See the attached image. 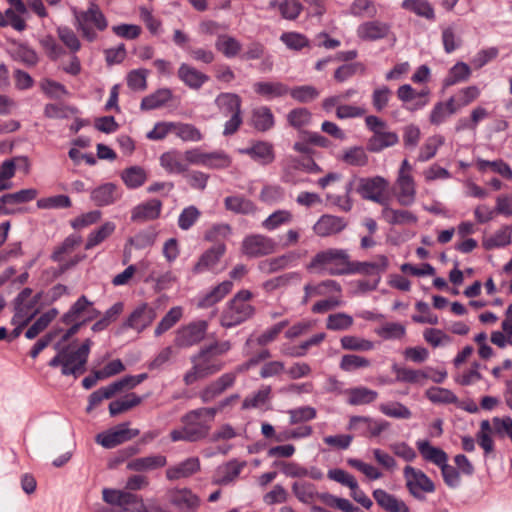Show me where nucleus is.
<instances>
[{
    "label": "nucleus",
    "instance_id": "nucleus-44",
    "mask_svg": "<svg viewBox=\"0 0 512 512\" xmlns=\"http://www.w3.org/2000/svg\"><path fill=\"white\" fill-rule=\"evenodd\" d=\"M339 159L351 166H365L368 163V155L361 146L344 149Z\"/></svg>",
    "mask_w": 512,
    "mask_h": 512
},
{
    "label": "nucleus",
    "instance_id": "nucleus-1",
    "mask_svg": "<svg viewBox=\"0 0 512 512\" xmlns=\"http://www.w3.org/2000/svg\"><path fill=\"white\" fill-rule=\"evenodd\" d=\"M230 349V342L223 341L201 350L198 355L193 357V367L184 376L186 384H193L199 379L220 371L223 368L224 363L219 359V357Z\"/></svg>",
    "mask_w": 512,
    "mask_h": 512
},
{
    "label": "nucleus",
    "instance_id": "nucleus-36",
    "mask_svg": "<svg viewBox=\"0 0 512 512\" xmlns=\"http://www.w3.org/2000/svg\"><path fill=\"white\" fill-rule=\"evenodd\" d=\"M291 488L294 496L303 504H312L319 498L320 493L313 483L297 481L292 484Z\"/></svg>",
    "mask_w": 512,
    "mask_h": 512
},
{
    "label": "nucleus",
    "instance_id": "nucleus-7",
    "mask_svg": "<svg viewBox=\"0 0 512 512\" xmlns=\"http://www.w3.org/2000/svg\"><path fill=\"white\" fill-rule=\"evenodd\" d=\"M139 434L140 431L138 429L130 428V424L124 422L98 433L95 437V441L103 448L111 449L132 440Z\"/></svg>",
    "mask_w": 512,
    "mask_h": 512
},
{
    "label": "nucleus",
    "instance_id": "nucleus-42",
    "mask_svg": "<svg viewBox=\"0 0 512 512\" xmlns=\"http://www.w3.org/2000/svg\"><path fill=\"white\" fill-rule=\"evenodd\" d=\"M225 208L238 214H253L256 207L252 201L241 196H229L224 200Z\"/></svg>",
    "mask_w": 512,
    "mask_h": 512
},
{
    "label": "nucleus",
    "instance_id": "nucleus-51",
    "mask_svg": "<svg viewBox=\"0 0 512 512\" xmlns=\"http://www.w3.org/2000/svg\"><path fill=\"white\" fill-rule=\"evenodd\" d=\"M252 124L259 131H267L274 126V117L268 107H259L253 111Z\"/></svg>",
    "mask_w": 512,
    "mask_h": 512
},
{
    "label": "nucleus",
    "instance_id": "nucleus-31",
    "mask_svg": "<svg viewBox=\"0 0 512 512\" xmlns=\"http://www.w3.org/2000/svg\"><path fill=\"white\" fill-rule=\"evenodd\" d=\"M382 216L385 221L391 225L416 224L418 221L417 216L411 211L393 209L388 205H385L383 208Z\"/></svg>",
    "mask_w": 512,
    "mask_h": 512
},
{
    "label": "nucleus",
    "instance_id": "nucleus-52",
    "mask_svg": "<svg viewBox=\"0 0 512 512\" xmlns=\"http://www.w3.org/2000/svg\"><path fill=\"white\" fill-rule=\"evenodd\" d=\"M371 366L368 358L357 354H345L341 357L339 367L342 371L352 372L358 369H364Z\"/></svg>",
    "mask_w": 512,
    "mask_h": 512
},
{
    "label": "nucleus",
    "instance_id": "nucleus-53",
    "mask_svg": "<svg viewBox=\"0 0 512 512\" xmlns=\"http://www.w3.org/2000/svg\"><path fill=\"white\" fill-rule=\"evenodd\" d=\"M471 76V69L464 62H457L450 70L444 80L445 86H452L460 82L467 81Z\"/></svg>",
    "mask_w": 512,
    "mask_h": 512
},
{
    "label": "nucleus",
    "instance_id": "nucleus-9",
    "mask_svg": "<svg viewBox=\"0 0 512 512\" xmlns=\"http://www.w3.org/2000/svg\"><path fill=\"white\" fill-rule=\"evenodd\" d=\"M99 315V312L93 307V303L86 296H81L70 307V309L61 317L62 323L77 322L86 324Z\"/></svg>",
    "mask_w": 512,
    "mask_h": 512
},
{
    "label": "nucleus",
    "instance_id": "nucleus-55",
    "mask_svg": "<svg viewBox=\"0 0 512 512\" xmlns=\"http://www.w3.org/2000/svg\"><path fill=\"white\" fill-rule=\"evenodd\" d=\"M379 410L384 415L395 419H410L412 417L410 409L400 402L382 403Z\"/></svg>",
    "mask_w": 512,
    "mask_h": 512
},
{
    "label": "nucleus",
    "instance_id": "nucleus-17",
    "mask_svg": "<svg viewBox=\"0 0 512 512\" xmlns=\"http://www.w3.org/2000/svg\"><path fill=\"white\" fill-rule=\"evenodd\" d=\"M38 191L33 188L22 189L14 193H8L0 198V214L8 215L15 212L12 206L21 203H27L34 200Z\"/></svg>",
    "mask_w": 512,
    "mask_h": 512
},
{
    "label": "nucleus",
    "instance_id": "nucleus-21",
    "mask_svg": "<svg viewBox=\"0 0 512 512\" xmlns=\"http://www.w3.org/2000/svg\"><path fill=\"white\" fill-rule=\"evenodd\" d=\"M390 31V26L381 21H367L357 28V36L365 41H376L385 38Z\"/></svg>",
    "mask_w": 512,
    "mask_h": 512
},
{
    "label": "nucleus",
    "instance_id": "nucleus-62",
    "mask_svg": "<svg viewBox=\"0 0 512 512\" xmlns=\"http://www.w3.org/2000/svg\"><path fill=\"white\" fill-rule=\"evenodd\" d=\"M301 280V275L298 272H290L283 274L281 276L275 277L273 279L267 280L263 283V288L267 292H272L281 287H285L290 284L292 281L299 282Z\"/></svg>",
    "mask_w": 512,
    "mask_h": 512
},
{
    "label": "nucleus",
    "instance_id": "nucleus-49",
    "mask_svg": "<svg viewBox=\"0 0 512 512\" xmlns=\"http://www.w3.org/2000/svg\"><path fill=\"white\" fill-rule=\"evenodd\" d=\"M342 349L357 352H366L374 348V343L368 339L354 336L345 335L340 339Z\"/></svg>",
    "mask_w": 512,
    "mask_h": 512
},
{
    "label": "nucleus",
    "instance_id": "nucleus-41",
    "mask_svg": "<svg viewBox=\"0 0 512 512\" xmlns=\"http://www.w3.org/2000/svg\"><path fill=\"white\" fill-rule=\"evenodd\" d=\"M393 371L396 375V381L398 382L423 384V381L428 379V373L423 370H414L394 365Z\"/></svg>",
    "mask_w": 512,
    "mask_h": 512
},
{
    "label": "nucleus",
    "instance_id": "nucleus-56",
    "mask_svg": "<svg viewBox=\"0 0 512 512\" xmlns=\"http://www.w3.org/2000/svg\"><path fill=\"white\" fill-rule=\"evenodd\" d=\"M375 333L385 340L401 339L406 334V328L400 323L387 322L378 327Z\"/></svg>",
    "mask_w": 512,
    "mask_h": 512
},
{
    "label": "nucleus",
    "instance_id": "nucleus-45",
    "mask_svg": "<svg viewBox=\"0 0 512 512\" xmlns=\"http://www.w3.org/2000/svg\"><path fill=\"white\" fill-rule=\"evenodd\" d=\"M232 287L233 283L231 281H223L199 301V306L210 307L214 305L224 298L231 291Z\"/></svg>",
    "mask_w": 512,
    "mask_h": 512
},
{
    "label": "nucleus",
    "instance_id": "nucleus-29",
    "mask_svg": "<svg viewBox=\"0 0 512 512\" xmlns=\"http://www.w3.org/2000/svg\"><path fill=\"white\" fill-rule=\"evenodd\" d=\"M226 247L224 244H218L211 249L207 250L194 266V272L201 273L211 270L219 262L220 258L224 255Z\"/></svg>",
    "mask_w": 512,
    "mask_h": 512
},
{
    "label": "nucleus",
    "instance_id": "nucleus-26",
    "mask_svg": "<svg viewBox=\"0 0 512 512\" xmlns=\"http://www.w3.org/2000/svg\"><path fill=\"white\" fill-rule=\"evenodd\" d=\"M200 469L198 458H188L185 461L169 468L166 471V477L171 480H179L194 475Z\"/></svg>",
    "mask_w": 512,
    "mask_h": 512
},
{
    "label": "nucleus",
    "instance_id": "nucleus-3",
    "mask_svg": "<svg viewBox=\"0 0 512 512\" xmlns=\"http://www.w3.org/2000/svg\"><path fill=\"white\" fill-rule=\"evenodd\" d=\"M92 344V340L88 338L78 348L69 345L60 349L57 355L50 360L49 366H61V372L65 376L77 377L83 374Z\"/></svg>",
    "mask_w": 512,
    "mask_h": 512
},
{
    "label": "nucleus",
    "instance_id": "nucleus-6",
    "mask_svg": "<svg viewBox=\"0 0 512 512\" xmlns=\"http://www.w3.org/2000/svg\"><path fill=\"white\" fill-rule=\"evenodd\" d=\"M75 26L82 36L92 42L97 38L96 31H104L108 26V21L101 11L100 7L91 2L84 11L74 13Z\"/></svg>",
    "mask_w": 512,
    "mask_h": 512
},
{
    "label": "nucleus",
    "instance_id": "nucleus-47",
    "mask_svg": "<svg viewBox=\"0 0 512 512\" xmlns=\"http://www.w3.org/2000/svg\"><path fill=\"white\" fill-rule=\"evenodd\" d=\"M402 8L427 20H433L435 18L434 9L427 0H404L402 2Z\"/></svg>",
    "mask_w": 512,
    "mask_h": 512
},
{
    "label": "nucleus",
    "instance_id": "nucleus-27",
    "mask_svg": "<svg viewBox=\"0 0 512 512\" xmlns=\"http://www.w3.org/2000/svg\"><path fill=\"white\" fill-rule=\"evenodd\" d=\"M373 497L377 504L387 512H409V508L402 500L383 489L374 490Z\"/></svg>",
    "mask_w": 512,
    "mask_h": 512
},
{
    "label": "nucleus",
    "instance_id": "nucleus-19",
    "mask_svg": "<svg viewBox=\"0 0 512 512\" xmlns=\"http://www.w3.org/2000/svg\"><path fill=\"white\" fill-rule=\"evenodd\" d=\"M168 133H173L183 141L198 142L202 139V134L194 125L187 123H162V138Z\"/></svg>",
    "mask_w": 512,
    "mask_h": 512
},
{
    "label": "nucleus",
    "instance_id": "nucleus-13",
    "mask_svg": "<svg viewBox=\"0 0 512 512\" xmlns=\"http://www.w3.org/2000/svg\"><path fill=\"white\" fill-rule=\"evenodd\" d=\"M166 497L181 512H196L201 503L200 498L188 488L170 489Z\"/></svg>",
    "mask_w": 512,
    "mask_h": 512
},
{
    "label": "nucleus",
    "instance_id": "nucleus-58",
    "mask_svg": "<svg viewBox=\"0 0 512 512\" xmlns=\"http://www.w3.org/2000/svg\"><path fill=\"white\" fill-rule=\"evenodd\" d=\"M58 312L56 309H51L41 315L26 331L25 336L28 339H34L38 336L47 326L51 323V321L57 316Z\"/></svg>",
    "mask_w": 512,
    "mask_h": 512
},
{
    "label": "nucleus",
    "instance_id": "nucleus-60",
    "mask_svg": "<svg viewBox=\"0 0 512 512\" xmlns=\"http://www.w3.org/2000/svg\"><path fill=\"white\" fill-rule=\"evenodd\" d=\"M349 11L356 17L373 18L377 15V8L371 0H354Z\"/></svg>",
    "mask_w": 512,
    "mask_h": 512
},
{
    "label": "nucleus",
    "instance_id": "nucleus-64",
    "mask_svg": "<svg viewBox=\"0 0 512 512\" xmlns=\"http://www.w3.org/2000/svg\"><path fill=\"white\" fill-rule=\"evenodd\" d=\"M425 394L433 403H456L458 400L452 391L441 387H431Z\"/></svg>",
    "mask_w": 512,
    "mask_h": 512
},
{
    "label": "nucleus",
    "instance_id": "nucleus-16",
    "mask_svg": "<svg viewBox=\"0 0 512 512\" xmlns=\"http://www.w3.org/2000/svg\"><path fill=\"white\" fill-rule=\"evenodd\" d=\"M347 226L344 218L334 215H322L313 226L317 236L329 237L343 231Z\"/></svg>",
    "mask_w": 512,
    "mask_h": 512
},
{
    "label": "nucleus",
    "instance_id": "nucleus-20",
    "mask_svg": "<svg viewBox=\"0 0 512 512\" xmlns=\"http://www.w3.org/2000/svg\"><path fill=\"white\" fill-rule=\"evenodd\" d=\"M206 329V321L201 320L193 322L178 332L176 341L181 346H190L196 344L204 338Z\"/></svg>",
    "mask_w": 512,
    "mask_h": 512
},
{
    "label": "nucleus",
    "instance_id": "nucleus-54",
    "mask_svg": "<svg viewBox=\"0 0 512 512\" xmlns=\"http://www.w3.org/2000/svg\"><path fill=\"white\" fill-rule=\"evenodd\" d=\"M476 166L481 172L486 171L487 168H491L495 173H498L505 179H512V169L506 162L501 159L495 161L477 159Z\"/></svg>",
    "mask_w": 512,
    "mask_h": 512
},
{
    "label": "nucleus",
    "instance_id": "nucleus-48",
    "mask_svg": "<svg viewBox=\"0 0 512 512\" xmlns=\"http://www.w3.org/2000/svg\"><path fill=\"white\" fill-rule=\"evenodd\" d=\"M141 398L134 393L125 395L124 397L112 401L109 404V412L111 416L124 413L141 403Z\"/></svg>",
    "mask_w": 512,
    "mask_h": 512
},
{
    "label": "nucleus",
    "instance_id": "nucleus-61",
    "mask_svg": "<svg viewBox=\"0 0 512 512\" xmlns=\"http://www.w3.org/2000/svg\"><path fill=\"white\" fill-rule=\"evenodd\" d=\"M270 393V386H262L257 392L247 396L244 399L242 407L244 409L262 407L269 400Z\"/></svg>",
    "mask_w": 512,
    "mask_h": 512
},
{
    "label": "nucleus",
    "instance_id": "nucleus-14",
    "mask_svg": "<svg viewBox=\"0 0 512 512\" xmlns=\"http://www.w3.org/2000/svg\"><path fill=\"white\" fill-rule=\"evenodd\" d=\"M102 498L107 504L117 507L120 512L134 511L138 504L136 495L118 489H103Z\"/></svg>",
    "mask_w": 512,
    "mask_h": 512
},
{
    "label": "nucleus",
    "instance_id": "nucleus-39",
    "mask_svg": "<svg viewBox=\"0 0 512 512\" xmlns=\"http://www.w3.org/2000/svg\"><path fill=\"white\" fill-rule=\"evenodd\" d=\"M178 75L186 85L193 89L200 88L208 79L205 74L187 64H182L180 66Z\"/></svg>",
    "mask_w": 512,
    "mask_h": 512
},
{
    "label": "nucleus",
    "instance_id": "nucleus-34",
    "mask_svg": "<svg viewBox=\"0 0 512 512\" xmlns=\"http://www.w3.org/2000/svg\"><path fill=\"white\" fill-rule=\"evenodd\" d=\"M160 214V202L150 200L133 208L131 213L132 221L144 222L156 219Z\"/></svg>",
    "mask_w": 512,
    "mask_h": 512
},
{
    "label": "nucleus",
    "instance_id": "nucleus-50",
    "mask_svg": "<svg viewBox=\"0 0 512 512\" xmlns=\"http://www.w3.org/2000/svg\"><path fill=\"white\" fill-rule=\"evenodd\" d=\"M146 178L147 175L145 170L139 166L129 167L121 173V179L130 189L142 186L145 183Z\"/></svg>",
    "mask_w": 512,
    "mask_h": 512
},
{
    "label": "nucleus",
    "instance_id": "nucleus-4",
    "mask_svg": "<svg viewBox=\"0 0 512 512\" xmlns=\"http://www.w3.org/2000/svg\"><path fill=\"white\" fill-rule=\"evenodd\" d=\"M349 254L344 249L329 248L317 252L306 268L318 273L329 275H347Z\"/></svg>",
    "mask_w": 512,
    "mask_h": 512
},
{
    "label": "nucleus",
    "instance_id": "nucleus-18",
    "mask_svg": "<svg viewBox=\"0 0 512 512\" xmlns=\"http://www.w3.org/2000/svg\"><path fill=\"white\" fill-rule=\"evenodd\" d=\"M395 196L401 206H411L416 200V185L413 176L397 177Z\"/></svg>",
    "mask_w": 512,
    "mask_h": 512
},
{
    "label": "nucleus",
    "instance_id": "nucleus-28",
    "mask_svg": "<svg viewBox=\"0 0 512 512\" xmlns=\"http://www.w3.org/2000/svg\"><path fill=\"white\" fill-rule=\"evenodd\" d=\"M457 111L456 97H450L447 101L438 102L434 105L429 116V121L431 124L438 126Z\"/></svg>",
    "mask_w": 512,
    "mask_h": 512
},
{
    "label": "nucleus",
    "instance_id": "nucleus-2",
    "mask_svg": "<svg viewBox=\"0 0 512 512\" xmlns=\"http://www.w3.org/2000/svg\"><path fill=\"white\" fill-rule=\"evenodd\" d=\"M216 413V408H199L190 411L183 417V428L171 432V439L195 442L205 438Z\"/></svg>",
    "mask_w": 512,
    "mask_h": 512
},
{
    "label": "nucleus",
    "instance_id": "nucleus-57",
    "mask_svg": "<svg viewBox=\"0 0 512 512\" xmlns=\"http://www.w3.org/2000/svg\"><path fill=\"white\" fill-rule=\"evenodd\" d=\"M353 317L349 314L339 312L330 314L326 320V328L332 331H344L352 327Z\"/></svg>",
    "mask_w": 512,
    "mask_h": 512
},
{
    "label": "nucleus",
    "instance_id": "nucleus-24",
    "mask_svg": "<svg viewBox=\"0 0 512 512\" xmlns=\"http://www.w3.org/2000/svg\"><path fill=\"white\" fill-rule=\"evenodd\" d=\"M416 446L423 460L438 467L448 462L447 453L443 449L431 445L428 440H418Z\"/></svg>",
    "mask_w": 512,
    "mask_h": 512
},
{
    "label": "nucleus",
    "instance_id": "nucleus-32",
    "mask_svg": "<svg viewBox=\"0 0 512 512\" xmlns=\"http://www.w3.org/2000/svg\"><path fill=\"white\" fill-rule=\"evenodd\" d=\"M347 403L353 406L367 405L378 398V392L370 388L359 386L345 391Z\"/></svg>",
    "mask_w": 512,
    "mask_h": 512
},
{
    "label": "nucleus",
    "instance_id": "nucleus-63",
    "mask_svg": "<svg viewBox=\"0 0 512 512\" xmlns=\"http://www.w3.org/2000/svg\"><path fill=\"white\" fill-rule=\"evenodd\" d=\"M391 95L392 91L385 85L375 88L371 95L372 105L375 111H383L388 106Z\"/></svg>",
    "mask_w": 512,
    "mask_h": 512
},
{
    "label": "nucleus",
    "instance_id": "nucleus-8",
    "mask_svg": "<svg viewBox=\"0 0 512 512\" xmlns=\"http://www.w3.org/2000/svg\"><path fill=\"white\" fill-rule=\"evenodd\" d=\"M403 476L409 493L416 499H423L425 493L435 491L433 481L420 469L405 466Z\"/></svg>",
    "mask_w": 512,
    "mask_h": 512
},
{
    "label": "nucleus",
    "instance_id": "nucleus-37",
    "mask_svg": "<svg viewBox=\"0 0 512 512\" xmlns=\"http://www.w3.org/2000/svg\"><path fill=\"white\" fill-rule=\"evenodd\" d=\"M512 226H501L494 234L484 237L482 245L486 250L504 247L511 243Z\"/></svg>",
    "mask_w": 512,
    "mask_h": 512
},
{
    "label": "nucleus",
    "instance_id": "nucleus-59",
    "mask_svg": "<svg viewBox=\"0 0 512 512\" xmlns=\"http://www.w3.org/2000/svg\"><path fill=\"white\" fill-rule=\"evenodd\" d=\"M293 219V215L288 210H277L269 215L263 222L262 226L266 230H275L281 225L289 224Z\"/></svg>",
    "mask_w": 512,
    "mask_h": 512
},
{
    "label": "nucleus",
    "instance_id": "nucleus-33",
    "mask_svg": "<svg viewBox=\"0 0 512 512\" xmlns=\"http://www.w3.org/2000/svg\"><path fill=\"white\" fill-rule=\"evenodd\" d=\"M399 142V137L392 131H380L373 134L368 140V150L371 152H380L385 148L392 147Z\"/></svg>",
    "mask_w": 512,
    "mask_h": 512
},
{
    "label": "nucleus",
    "instance_id": "nucleus-12",
    "mask_svg": "<svg viewBox=\"0 0 512 512\" xmlns=\"http://www.w3.org/2000/svg\"><path fill=\"white\" fill-rule=\"evenodd\" d=\"M388 185V181L381 176L362 178L359 181L358 192L364 199L384 205V193Z\"/></svg>",
    "mask_w": 512,
    "mask_h": 512
},
{
    "label": "nucleus",
    "instance_id": "nucleus-25",
    "mask_svg": "<svg viewBox=\"0 0 512 512\" xmlns=\"http://www.w3.org/2000/svg\"><path fill=\"white\" fill-rule=\"evenodd\" d=\"M244 466L245 463H239L236 460L229 461L217 469L213 483L218 485H228L232 483L238 478Z\"/></svg>",
    "mask_w": 512,
    "mask_h": 512
},
{
    "label": "nucleus",
    "instance_id": "nucleus-5",
    "mask_svg": "<svg viewBox=\"0 0 512 512\" xmlns=\"http://www.w3.org/2000/svg\"><path fill=\"white\" fill-rule=\"evenodd\" d=\"M251 298L252 293L250 291H239L223 310L221 325L229 328L249 319L254 314V307L249 303Z\"/></svg>",
    "mask_w": 512,
    "mask_h": 512
},
{
    "label": "nucleus",
    "instance_id": "nucleus-46",
    "mask_svg": "<svg viewBox=\"0 0 512 512\" xmlns=\"http://www.w3.org/2000/svg\"><path fill=\"white\" fill-rule=\"evenodd\" d=\"M444 141V137L441 135H433L427 138L419 150L417 160L419 162H426L432 159L438 149L444 144Z\"/></svg>",
    "mask_w": 512,
    "mask_h": 512
},
{
    "label": "nucleus",
    "instance_id": "nucleus-11",
    "mask_svg": "<svg viewBox=\"0 0 512 512\" xmlns=\"http://www.w3.org/2000/svg\"><path fill=\"white\" fill-rule=\"evenodd\" d=\"M341 285L332 279H326L319 282L309 281L303 286V296L301 304L307 305L312 299L316 297H325L332 294H341Z\"/></svg>",
    "mask_w": 512,
    "mask_h": 512
},
{
    "label": "nucleus",
    "instance_id": "nucleus-23",
    "mask_svg": "<svg viewBox=\"0 0 512 512\" xmlns=\"http://www.w3.org/2000/svg\"><path fill=\"white\" fill-rule=\"evenodd\" d=\"M155 318V313L148 305H141L135 309L127 321L123 324L124 329L141 331Z\"/></svg>",
    "mask_w": 512,
    "mask_h": 512
},
{
    "label": "nucleus",
    "instance_id": "nucleus-10",
    "mask_svg": "<svg viewBox=\"0 0 512 512\" xmlns=\"http://www.w3.org/2000/svg\"><path fill=\"white\" fill-rule=\"evenodd\" d=\"M276 242L267 236L255 234L247 236L242 242V252L248 257H262L276 251Z\"/></svg>",
    "mask_w": 512,
    "mask_h": 512
},
{
    "label": "nucleus",
    "instance_id": "nucleus-22",
    "mask_svg": "<svg viewBox=\"0 0 512 512\" xmlns=\"http://www.w3.org/2000/svg\"><path fill=\"white\" fill-rule=\"evenodd\" d=\"M239 152L249 155L261 165H268L275 159L273 145L264 141H258L248 148L240 149Z\"/></svg>",
    "mask_w": 512,
    "mask_h": 512
},
{
    "label": "nucleus",
    "instance_id": "nucleus-35",
    "mask_svg": "<svg viewBox=\"0 0 512 512\" xmlns=\"http://www.w3.org/2000/svg\"><path fill=\"white\" fill-rule=\"evenodd\" d=\"M254 91L266 98L273 99L286 95L289 88L281 82L259 81L253 84Z\"/></svg>",
    "mask_w": 512,
    "mask_h": 512
},
{
    "label": "nucleus",
    "instance_id": "nucleus-30",
    "mask_svg": "<svg viewBox=\"0 0 512 512\" xmlns=\"http://www.w3.org/2000/svg\"><path fill=\"white\" fill-rule=\"evenodd\" d=\"M90 198L96 206L113 204L117 199V187L113 183L102 184L91 191Z\"/></svg>",
    "mask_w": 512,
    "mask_h": 512
},
{
    "label": "nucleus",
    "instance_id": "nucleus-40",
    "mask_svg": "<svg viewBox=\"0 0 512 512\" xmlns=\"http://www.w3.org/2000/svg\"><path fill=\"white\" fill-rule=\"evenodd\" d=\"M115 229V223L111 221L103 223L98 229H95L90 232L87 238V242L85 244V248L88 250L99 245L109 236H111L114 233Z\"/></svg>",
    "mask_w": 512,
    "mask_h": 512
},
{
    "label": "nucleus",
    "instance_id": "nucleus-38",
    "mask_svg": "<svg viewBox=\"0 0 512 512\" xmlns=\"http://www.w3.org/2000/svg\"><path fill=\"white\" fill-rule=\"evenodd\" d=\"M241 98L235 93H220L215 99V105L225 115L241 112Z\"/></svg>",
    "mask_w": 512,
    "mask_h": 512
},
{
    "label": "nucleus",
    "instance_id": "nucleus-43",
    "mask_svg": "<svg viewBox=\"0 0 512 512\" xmlns=\"http://www.w3.org/2000/svg\"><path fill=\"white\" fill-rule=\"evenodd\" d=\"M215 47L226 57L233 58L241 51L242 45L236 38L223 34L218 36Z\"/></svg>",
    "mask_w": 512,
    "mask_h": 512
},
{
    "label": "nucleus",
    "instance_id": "nucleus-15",
    "mask_svg": "<svg viewBox=\"0 0 512 512\" xmlns=\"http://www.w3.org/2000/svg\"><path fill=\"white\" fill-rule=\"evenodd\" d=\"M388 267V259L384 255H378L373 261H351L349 259L347 267L348 274L376 275L386 271Z\"/></svg>",
    "mask_w": 512,
    "mask_h": 512
}]
</instances>
